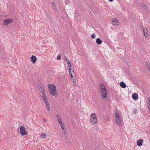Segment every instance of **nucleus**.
Wrapping results in <instances>:
<instances>
[{
	"mask_svg": "<svg viewBox=\"0 0 150 150\" xmlns=\"http://www.w3.org/2000/svg\"><path fill=\"white\" fill-rule=\"evenodd\" d=\"M48 87L49 92L55 97H57L58 94L56 86L53 84H50L48 85Z\"/></svg>",
	"mask_w": 150,
	"mask_h": 150,
	"instance_id": "obj_1",
	"label": "nucleus"
},
{
	"mask_svg": "<svg viewBox=\"0 0 150 150\" xmlns=\"http://www.w3.org/2000/svg\"><path fill=\"white\" fill-rule=\"evenodd\" d=\"M99 87L102 97L103 98H107V90L105 85L103 83H101Z\"/></svg>",
	"mask_w": 150,
	"mask_h": 150,
	"instance_id": "obj_2",
	"label": "nucleus"
},
{
	"mask_svg": "<svg viewBox=\"0 0 150 150\" xmlns=\"http://www.w3.org/2000/svg\"><path fill=\"white\" fill-rule=\"evenodd\" d=\"M98 121V117L95 113H92L90 116V122L93 125L96 124Z\"/></svg>",
	"mask_w": 150,
	"mask_h": 150,
	"instance_id": "obj_3",
	"label": "nucleus"
},
{
	"mask_svg": "<svg viewBox=\"0 0 150 150\" xmlns=\"http://www.w3.org/2000/svg\"><path fill=\"white\" fill-rule=\"evenodd\" d=\"M115 117L117 123L119 125H120L121 119L119 113L116 112L115 113Z\"/></svg>",
	"mask_w": 150,
	"mask_h": 150,
	"instance_id": "obj_4",
	"label": "nucleus"
},
{
	"mask_svg": "<svg viewBox=\"0 0 150 150\" xmlns=\"http://www.w3.org/2000/svg\"><path fill=\"white\" fill-rule=\"evenodd\" d=\"M20 132L21 134L23 135H25L27 134V132L25 127L22 126H21L20 128Z\"/></svg>",
	"mask_w": 150,
	"mask_h": 150,
	"instance_id": "obj_5",
	"label": "nucleus"
},
{
	"mask_svg": "<svg viewBox=\"0 0 150 150\" xmlns=\"http://www.w3.org/2000/svg\"><path fill=\"white\" fill-rule=\"evenodd\" d=\"M13 21V20L12 19H7L4 21L3 24L5 25H7L9 24L10 23H12Z\"/></svg>",
	"mask_w": 150,
	"mask_h": 150,
	"instance_id": "obj_6",
	"label": "nucleus"
},
{
	"mask_svg": "<svg viewBox=\"0 0 150 150\" xmlns=\"http://www.w3.org/2000/svg\"><path fill=\"white\" fill-rule=\"evenodd\" d=\"M112 23L113 25H119V22L115 18H114L112 19Z\"/></svg>",
	"mask_w": 150,
	"mask_h": 150,
	"instance_id": "obj_7",
	"label": "nucleus"
},
{
	"mask_svg": "<svg viewBox=\"0 0 150 150\" xmlns=\"http://www.w3.org/2000/svg\"><path fill=\"white\" fill-rule=\"evenodd\" d=\"M137 144L139 146L142 145L143 143V140L142 139H138L137 141Z\"/></svg>",
	"mask_w": 150,
	"mask_h": 150,
	"instance_id": "obj_8",
	"label": "nucleus"
},
{
	"mask_svg": "<svg viewBox=\"0 0 150 150\" xmlns=\"http://www.w3.org/2000/svg\"><path fill=\"white\" fill-rule=\"evenodd\" d=\"M37 58L34 55H32L30 58V60L33 63H35L36 61Z\"/></svg>",
	"mask_w": 150,
	"mask_h": 150,
	"instance_id": "obj_9",
	"label": "nucleus"
},
{
	"mask_svg": "<svg viewBox=\"0 0 150 150\" xmlns=\"http://www.w3.org/2000/svg\"><path fill=\"white\" fill-rule=\"evenodd\" d=\"M132 98L134 100H137L138 99V95L137 93H134L132 94Z\"/></svg>",
	"mask_w": 150,
	"mask_h": 150,
	"instance_id": "obj_10",
	"label": "nucleus"
},
{
	"mask_svg": "<svg viewBox=\"0 0 150 150\" xmlns=\"http://www.w3.org/2000/svg\"><path fill=\"white\" fill-rule=\"evenodd\" d=\"M143 31L144 35L147 38L148 36L147 30L146 27H144L143 28Z\"/></svg>",
	"mask_w": 150,
	"mask_h": 150,
	"instance_id": "obj_11",
	"label": "nucleus"
},
{
	"mask_svg": "<svg viewBox=\"0 0 150 150\" xmlns=\"http://www.w3.org/2000/svg\"><path fill=\"white\" fill-rule=\"evenodd\" d=\"M120 86L122 88H125L126 87V85L123 82H121L120 83Z\"/></svg>",
	"mask_w": 150,
	"mask_h": 150,
	"instance_id": "obj_12",
	"label": "nucleus"
},
{
	"mask_svg": "<svg viewBox=\"0 0 150 150\" xmlns=\"http://www.w3.org/2000/svg\"><path fill=\"white\" fill-rule=\"evenodd\" d=\"M102 41L101 40L98 38L97 39L96 41V43L98 45H100L102 43Z\"/></svg>",
	"mask_w": 150,
	"mask_h": 150,
	"instance_id": "obj_13",
	"label": "nucleus"
},
{
	"mask_svg": "<svg viewBox=\"0 0 150 150\" xmlns=\"http://www.w3.org/2000/svg\"><path fill=\"white\" fill-rule=\"evenodd\" d=\"M56 117L58 122L62 121L61 118L59 115H56Z\"/></svg>",
	"mask_w": 150,
	"mask_h": 150,
	"instance_id": "obj_14",
	"label": "nucleus"
},
{
	"mask_svg": "<svg viewBox=\"0 0 150 150\" xmlns=\"http://www.w3.org/2000/svg\"><path fill=\"white\" fill-rule=\"evenodd\" d=\"M40 93H42V95H43V94H45L44 90L43 88H41V87L40 86Z\"/></svg>",
	"mask_w": 150,
	"mask_h": 150,
	"instance_id": "obj_15",
	"label": "nucleus"
},
{
	"mask_svg": "<svg viewBox=\"0 0 150 150\" xmlns=\"http://www.w3.org/2000/svg\"><path fill=\"white\" fill-rule=\"evenodd\" d=\"M47 135L45 134L42 133L40 136L41 137H42V138L45 139Z\"/></svg>",
	"mask_w": 150,
	"mask_h": 150,
	"instance_id": "obj_16",
	"label": "nucleus"
},
{
	"mask_svg": "<svg viewBox=\"0 0 150 150\" xmlns=\"http://www.w3.org/2000/svg\"><path fill=\"white\" fill-rule=\"evenodd\" d=\"M42 98L43 100H47V99L46 96V95L44 94L43 95H42Z\"/></svg>",
	"mask_w": 150,
	"mask_h": 150,
	"instance_id": "obj_17",
	"label": "nucleus"
},
{
	"mask_svg": "<svg viewBox=\"0 0 150 150\" xmlns=\"http://www.w3.org/2000/svg\"><path fill=\"white\" fill-rule=\"evenodd\" d=\"M146 67L150 72V63H147Z\"/></svg>",
	"mask_w": 150,
	"mask_h": 150,
	"instance_id": "obj_18",
	"label": "nucleus"
},
{
	"mask_svg": "<svg viewBox=\"0 0 150 150\" xmlns=\"http://www.w3.org/2000/svg\"><path fill=\"white\" fill-rule=\"evenodd\" d=\"M142 8L145 11L147 10V7L144 4L142 5Z\"/></svg>",
	"mask_w": 150,
	"mask_h": 150,
	"instance_id": "obj_19",
	"label": "nucleus"
},
{
	"mask_svg": "<svg viewBox=\"0 0 150 150\" xmlns=\"http://www.w3.org/2000/svg\"><path fill=\"white\" fill-rule=\"evenodd\" d=\"M148 108H150V97L148 98Z\"/></svg>",
	"mask_w": 150,
	"mask_h": 150,
	"instance_id": "obj_20",
	"label": "nucleus"
},
{
	"mask_svg": "<svg viewBox=\"0 0 150 150\" xmlns=\"http://www.w3.org/2000/svg\"><path fill=\"white\" fill-rule=\"evenodd\" d=\"M73 86H76L77 85V84L76 82V81H74L73 82Z\"/></svg>",
	"mask_w": 150,
	"mask_h": 150,
	"instance_id": "obj_21",
	"label": "nucleus"
},
{
	"mask_svg": "<svg viewBox=\"0 0 150 150\" xmlns=\"http://www.w3.org/2000/svg\"><path fill=\"white\" fill-rule=\"evenodd\" d=\"M57 59L58 60H59L61 59V55L60 54H59L57 56Z\"/></svg>",
	"mask_w": 150,
	"mask_h": 150,
	"instance_id": "obj_22",
	"label": "nucleus"
},
{
	"mask_svg": "<svg viewBox=\"0 0 150 150\" xmlns=\"http://www.w3.org/2000/svg\"><path fill=\"white\" fill-rule=\"evenodd\" d=\"M91 38L93 39L95 38L96 35H95L94 33H93V34L91 35Z\"/></svg>",
	"mask_w": 150,
	"mask_h": 150,
	"instance_id": "obj_23",
	"label": "nucleus"
},
{
	"mask_svg": "<svg viewBox=\"0 0 150 150\" xmlns=\"http://www.w3.org/2000/svg\"><path fill=\"white\" fill-rule=\"evenodd\" d=\"M46 106L47 109V110L48 111H50V106L49 105H47L46 106Z\"/></svg>",
	"mask_w": 150,
	"mask_h": 150,
	"instance_id": "obj_24",
	"label": "nucleus"
},
{
	"mask_svg": "<svg viewBox=\"0 0 150 150\" xmlns=\"http://www.w3.org/2000/svg\"><path fill=\"white\" fill-rule=\"evenodd\" d=\"M59 125H60V126H61V125L62 126V125H64L62 121L59 122Z\"/></svg>",
	"mask_w": 150,
	"mask_h": 150,
	"instance_id": "obj_25",
	"label": "nucleus"
},
{
	"mask_svg": "<svg viewBox=\"0 0 150 150\" xmlns=\"http://www.w3.org/2000/svg\"><path fill=\"white\" fill-rule=\"evenodd\" d=\"M67 64H68V67H71V62H70V63H67Z\"/></svg>",
	"mask_w": 150,
	"mask_h": 150,
	"instance_id": "obj_26",
	"label": "nucleus"
},
{
	"mask_svg": "<svg viewBox=\"0 0 150 150\" xmlns=\"http://www.w3.org/2000/svg\"><path fill=\"white\" fill-rule=\"evenodd\" d=\"M65 60L67 64L71 62L67 58H65Z\"/></svg>",
	"mask_w": 150,
	"mask_h": 150,
	"instance_id": "obj_27",
	"label": "nucleus"
},
{
	"mask_svg": "<svg viewBox=\"0 0 150 150\" xmlns=\"http://www.w3.org/2000/svg\"><path fill=\"white\" fill-rule=\"evenodd\" d=\"M64 125H61V126H60L61 127L62 129V130H64V129H66L64 127Z\"/></svg>",
	"mask_w": 150,
	"mask_h": 150,
	"instance_id": "obj_28",
	"label": "nucleus"
},
{
	"mask_svg": "<svg viewBox=\"0 0 150 150\" xmlns=\"http://www.w3.org/2000/svg\"><path fill=\"white\" fill-rule=\"evenodd\" d=\"M52 5L53 8H54V9H55V4L54 3H52Z\"/></svg>",
	"mask_w": 150,
	"mask_h": 150,
	"instance_id": "obj_29",
	"label": "nucleus"
},
{
	"mask_svg": "<svg viewBox=\"0 0 150 150\" xmlns=\"http://www.w3.org/2000/svg\"><path fill=\"white\" fill-rule=\"evenodd\" d=\"M63 134H64V135L65 136L67 137L68 135L67 132H65L63 133Z\"/></svg>",
	"mask_w": 150,
	"mask_h": 150,
	"instance_id": "obj_30",
	"label": "nucleus"
},
{
	"mask_svg": "<svg viewBox=\"0 0 150 150\" xmlns=\"http://www.w3.org/2000/svg\"><path fill=\"white\" fill-rule=\"evenodd\" d=\"M44 102L45 103L48 102V100H43Z\"/></svg>",
	"mask_w": 150,
	"mask_h": 150,
	"instance_id": "obj_31",
	"label": "nucleus"
},
{
	"mask_svg": "<svg viewBox=\"0 0 150 150\" xmlns=\"http://www.w3.org/2000/svg\"><path fill=\"white\" fill-rule=\"evenodd\" d=\"M45 106L49 105L48 102H47L45 103Z\"/></svg>",
	"mask_w": 150,
	"mask_h": 150,
	"instance_id": "obj_32",
	"label": "nucleus"
},
{
	"mask_svg": "<svg viewBox=\"0 0 150 150\" xmlns=\"http://www.w3.org/2000/svg\"><path fill=\"white\" fill-rule=\"evenodd\" d=\"M62 132L63 133L64 132H66V129H64V130H62Z\"/></svg>",
	"mask_w": 150,
	"mask_h": 150,
	"instance_id": "obj_33",
	"label": "nucleus"
},
{
	"mask_svg": "<svg viewBox=\"0 0 150 150\" xmlns=\"http://www.w3.org/2000/svg\"><path fill=\"white\" fill-rule=\"evenodd\" d=\"M71 68H69V73H70V71H71Z\"/></svg>",
	"mask_w": 150,
	"mask_h": 150,
	"instance_id": "obj_34",
	"label": "nucleus"
},
{
	"mask_svg": "<svg viewBox=\"0 0 150 150\" xmlns=\"http://www.w3.org/2000/svg\"><path fill=\"white\" fill-rule=\"evenodd\" d=\"M70 76L71 78H73V75L71 74H70Z\"/></svg>",
	"mask_w": 150,
	"mask_h": 150,
	"instance_id": "obj_35",
	"label": "nucleus"
},
{
	"mask_svg": "<svg viewBox=\"0 0 150 150\" xmlns=\"http://www.w3.org/2000/svg\"><path fill=\"white\" fill-rule=\"evenodd\" d=\"M43 120L44 122H45L46 121V120L45 119H44Z\"/></svg>",
	"mask_w": 150,
	"mask_h": 150,
	"instance_id": "obj_36",
	"label": "nucleus"
},
{
	"mask_svg": "<svg viewBox=\"0 0 150 150\" xmlns=\"http://www.w3.org/2000/svg\"><path fill=\"white\" fill-rule=\"evenodd\" d=\"M135 110L134 113H136V112H137V110L136 109V110Z\"/></svg>",
	"mask_w": 150,
	"mask_h": 150,
	"instance_id": "obj_37",
	"label": "nucleus"
},
{
	"mask_svg": "<svg viewBox=\"0 0 150 150\" xmlns=\"http://www.w3.org/2000/svg\"><path fill=\"white\" fill-rule=\"evenodd\" d=\"M110 1L112 2L114 0H109Z\"/></svg>",
	"mask_w": 150,
	"mask_h": 150,
	"instance_id": "obj_38",
	"label": "nucleus"
},
{
	"mask_svg": "<svg viewBox=\"0 0 150 150\" xmlns=\"http://www.w3.org/2000/svg\"><path fill=\"white\" fill-rule=\"evenodd\" d=\"M149 112L150 113V108H149Z\"/></svg>",
	"mask_w": 150,
	"mask_h": 150,
	"instance_id": "obj_39",
	"label": "nucleus"
},
{
	"mask_svg": "<svg viewBox=\"0 0 150 150\" xmlns=\"http://www.w3.org/2000/svg\"><path fill=\"white\" fill-rule=\"evenodd\" d=\"M127 63H128V62H127L126 61L125 63L127 64Z\"/></svg>",
	"mask_w": 150,
	"mask_h": 150,
	"instance_id": "obj_40",
	"label": "nucleus"
}]
</instances>
